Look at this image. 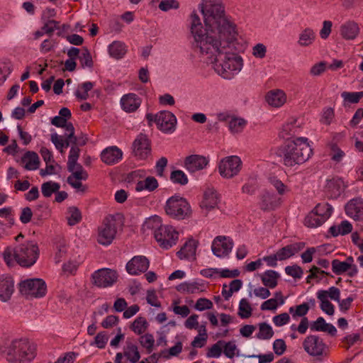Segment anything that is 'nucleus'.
Wrapping results in <instances>:
<instances>
[{
	"mask_svg": "<svg viewBox=\"0 0 363 363\" xmlns=\"http://www.w3.org/2000/svg\"><path fill=\"white\" fill-rule=\"evenodd\" d=\"M204 31L194 38L196 47L199 48L201 53L206 55L213 63L219 59L223 47H226V44L231 45L236 39H230L228 32L223 35L220 30L211 28H205Z\"/></svg>",
	"mask_w": 363,
	"mask_h": 363,
	"instance_id": "1",
	"label": "nucleus"
},
{
	"mask_svg": "<svg viewBox=\"0 0 363 363\" xmlns=\"http://www.w3.org/2000/svg\"><path fill=\"white\" fill-rule=\"evenodd\" d=\"M201 10L204 18L205 28L220 30L223 35L228 32L230 39H236L238 33L235 26L225 18L224 8L221 4L204 0L201 4Z\"/></svg>",
	"mask_w": 363,
	"mask_h": 363,
	"instance_id": "2",
	"label": "nucleus"
},
{
	"mask_svg": "<svg viewBox=\"0 0 363 363\" xmlns=\"http://www.w3.org/2000/svg\"><path fill=\"white\" fill-rule=\"evenodd\" d=\"M0 352L10 363H28L36 356V347L27 340L0 338Z\"/></svg>",
	"mask_w": 363,
	"mask_h": 363,
	"instance_id": "3",
	"label": "nucleus"
},
{
	"mask_svg": "<svg viewBox=\"0 0 363 363\" xmlns=\"http://www.w3.org/2000/svg\"><path fill=\"white\" fill-rule=\"evenodd\" d=\"M3 255L8 266L13 265V257L21 267L29 268L36 263L40 255V250L36 242L26 240L13 248L6 247Z\"/></svg>",
	"mask_w": 363,
	"mask_h": 363,
	"instance_id": "4",
	"label": "nucleus"
},
{
	"mask_svg": "<svg viewBox=\"0 0 363 363\" xmlns=\"http://www.w3.org/2000/svg\"><path fill=\"white\" fill-rule=\"evenodd\" d=\"M306 138H297L288 141L282 150L283 162L285 166L293 167L306 162L313 154Z\"/></svg>",
	"mask_w": 363,
	"mask_h": 363,
	"instance_id": "5",
	"label": "nucleus"
},
{
	"mask_svg": "<svg viewBox=\"0 0 363 363\" xmlns=\"http://www.w3.org/2000/svg\"><path fill=\"white\" fill-rule=\"evenodd\" d=\"M233 44L223 46L219 59L212 64L215 71L224 79H230L234 72H239L242 67V59L232 52Z\"/></svg>",
	"mask_w": 363,
	"mask_h": 363,
	"instance_id": "6",
	"label": "nucleus"
},
{
	"mask_svg": "<svg viewBox=\"0 0 363 363\" xmlns=\"http://www.w3.org/2000/svg\"><path fill=\"white\" fill-rule=\"evenodd\" d=\"M144 226L155 230V238L160 246L164 249L172 247L178 240V232L172 226L162 225V220L159 216H155L148 218Z\"/></svg>",
	"mask_w": 363,
	"mask_h": 363,
	"instance_id": "7",
	"label": "nucleus"
},
{
	"mask_svg": "<svg viewBox=\"0 0 363 363\" xmlns=\"http://www.w3.org/2000/svg\"><path fill=\"white\" fill-rule=\"evenodd\" d=\"M166 213L172 218L184 220L191 215V206L187 200L179 195L167 199L164 207Z\"/></svg>",
	"mask_w": 363,
	"mask_h": 363,
	"instance_id": "8",
	"label": "nucleus"
},
{
	"mask_svg": "<svg viewBox=\"0 0 363 363\" xmlns=\"http://www.w3.org/2000/svg\"><path fill=\"white\" fill-rule=\"evenodd\" d=\"M18 290L26 298H40L46 295L47 285L42 279H27L18 284Z\"/></svg>",
	"mask_w": 363,
	"mask_h": 363,
	"instance_id": "9",
	"label": "nucleus"
},
{
	"mask_svg": "<svg viewBox=\"0 0 363 363\" xmlns=\"http://www.w3.org/2000/svg\"><path fill=\"white\" fill-rule=\"evenodd\" d=\"M146 118L150 126L155 122L157 128L164 133L172 132L175 129L177 119L170 111H162L156 115L147 113Z\"/></svg>",
	"mask_w": 363,
	"mask_h": 363,
	"instance_id": "10",
	"label": "nucleus"
},
{
	"mask_svg": "<svg viewBox=\"0 0 363 363\" xmlns=\"http://www.w3.org/2000/svg\"><path fill=\"white\" fill-rule=\"evenodd\" d=\"M116 219L112 216L104 218L101 226L99 227L98 242L104 245H110L116 237L117 233Z\"/></svg>",
	"mask_w": 363,
	"mask_h": 363,
	"instance_id": "11",
	"label": "nucleus"
},
{
	"mask_svg": "<svg viewBox=\"0 0 363 363\" xmlns=\"http://www.w3.org/2000/svg\"><path fill=\"white\" fill-rule=\"evenodd\" d=\"M118 274L116 271L108 269L102 268L94 272L91 275V282L98 287L111 286L116 282Z\"/></svg>",
	"mask_w": 363,
	"mask_h": 363,
	"instance_id": "12",
	"label": "nucleus"
},
{
	"mask_svg": "<svg viewBox=\"0 0 363 363\" xmlns=\"http://www.w3.org/2000/svg\"><path fill=\"white\" fill-rule=\"evenodd\" d=\"M242 161L238 156H229L223 159L218 166L220 174L225 178L237 175L241 169Z\"/></svg>",
	"mask_w": 363,
	"mask_h": 363,
	"instance_id": "13",
	"label": "nucleus"
},
{
	"mask_svg": "<svg viewBox=\"0 0 363 363\" xmlns=\"http://www.w3.org/2000/svg\"><path fill=\"white\" fill-rule=\"evenodd\" d=\"M234 243L230 237L218 235L212 242L211 250L218 257H226L233 247Z\"/></svg>",
	"mask_w": 363,
	"mask_h": 363,
	"instance_id": "14",
	"label": "nucleus"
},
{
	"mask_svg": "<svg viewBox=\"0 0 363 363\" xmlns=\"http://www.w3.org/2000/svg\"><path fill=\"white\" fill-rule=\"evenodd\" d=\"M304 350L311 356L318 357L324 354L326 345L317 335L306 337L303 342Z\"/></svg>",
	"mask_w": 363,
	"mask_h": 363,
	"instance_id": "15",
	"label": "nucleus"
},
{
	"mask_svg": "<svg viewBox=\"0 0 363 363\" xmlns=\"http://www.w3.org/2000/svg\"><path fill=\"white\" fill-rule=\"evenodd\" d=\"M347 188L344 181L339 177L327 179L324 191L329 199H337Z\"/></svg>",
	"mask_w": 363,
	"mask_h": 363,
	"instance_id": "16",
	"label": "nucleus"
},
{
	"mask_svg": "<svg viewBox=\"0 0 363 363\" xmlns=\"http://www.w3.org/2000/svg\"><path fill=\"white\" fill-rule=\"evenodd\" d=\"M133 152L140 159H145L151 152L150 142L147 135L140 133L134 140Z\"/></svg>",
	"mask_w": 363,
	"mask_h": 363,
	"instance_id": "17",
	"label": "nucleus"
},
{
	"mask_svg": "<svg viewBox=\"0 0 363 363\" xmlns=\"http://www.w3.org/2000/svg\"><path fill=\"white\" fill-rule=\"evenodd\" d=\"M149 260L145 256H135L126 264V271L131 275L145 272L149 267Z\"/></svg>",
	"mask_w": 363,
	"mask_h": 363,
	"instance_id": "18",
	"label": "nucleus"
},
{
	"mask_svg": "<svg viewBox=\"0 0 363 363\" xmlns=\"http://www.w3.org/2000/svg\"><path fill=\"white\" fill-rule=\"evenodd\" d=\"M347 216L356 220L363 219V199H351L345 206Z\"/></svg>",
	"mask_w": 363,
	"mask_h": 363,
	"instance_id": "19",
	"label": "nucleus"
},
{
	"mask_svg": "<svg viewBox=\"0 0 363 363\" xmlns=\"http://www.w3.org/2000/svg\"><path fill=\"white\" fill-rule=\"evenodd\" d=\"M208 163V159L202 155H191L185 158L184 166L190 172L204 169Z\"/></svg>",
	"mask_w": 363,
	"mask_h": 363,
	"instance_id": "20",
	"label": "nucleus"
},
{
	"mask_svg": "<svg viewBox=\"0 0 363 363\" xmlns=\"http://www.w3.org/2000/svg\"><path fill=\"white\" fill-rule=\"evenodd\" d=\"M219 198L216 191L213 188H207L203 193V198L200 203V207L206 211L207 214L208 211L215 208L218 203Z\"/></svg>",
	"mask_w": 363,
	"mask_h": 363,
	"instance_id": "21",
	"label": "nucleus"
},
{
	"mask_svg": "<svg viewBox=\"0 0 363 363\" xmlns=\"http://www.w3.org/2000/svg\"><path fill=\"white\" fill-rule=\"evenodd\" d=\"M123 156L122 151L116 146H111L104 149L101 154V160L108 165H113L118 162Z\"/></svg>",
	"mask_w": 363,
	"mask_h": 363,
	"instance_id": "22",
	"label": "nucleus"
},
{
	"mask_svg": "<svg viewBox=\"0 0 363 363\" xmlns=\"http://www.w3.org/2000/svg\"><path fill=\"white\" fill-rule=\"evenodd\" d=\"M280 200L274 194L266 191L260 196L259 206L264 211H272L280 205Z\"/></svg>",
	"mask_w": 363,
	"mask_h": 363,
	"instance_id": "23",
	"label": "nucleus"
},
{
	"mask_svg": "<svg viewBox=\"0 0 363 363\" xmlns=\"http://www.w3.org/2000/svg\"><path fill=\"white\" fill-rule=\"evenodd\" d=\"M140 104V98L133 93L125 94L121 99L122 109L127 113L135 111Z\"/></svg>",
	"mask_w": 363,
	"mask_h": 363,
	"instance_id": "24",
	"label": "nucleus"
},
{
	"mask_svg": "<svg viewBox=\"0 0 363 363\" xmlns=\"http://www.w3.org/2000/svg\"><path fill=\"white\" fill-rule=\"evenodd\" d=\"M14 291V283L12 277H7L0 281V300L3 302L8 301Z\"/></svg>",
	"mask_w": 363,
	"mask_h": 363,
	"instance_id": "25",
	"label": "nucleus"
},
{
	"mask_svg": "<svg viewBox=\"0 0 363 363\" xmlns=\"http://www.w3.org/2000/svg\"><path fill=\"white\" fill-rule=\"evenodd\" d=\"M196 247V241L194 239H189L177 252V255L180 259L194 258Z\"/></svg>",
	"mask_w": 363,
	"mask_h": 363,
	"instance_id": "26",
	"label": "nucleus"
},
{
	"mask_svg": "<svg viewBox=\"0 0 363 363\" xmlns=\"http://www.w3.org/2000/svg\"><path fill=\"white\" fill-rule=\"evenodd\" d=\"M359 33V28L357 23L348 21L340 27V33L346 40H354Z\"/></svg>",
	"mask_w": 363,
	"mask_h": 363,
	"instance_id": "27",
	"label": "nucleus"
},
{
	"mask_svg": "<svg viewBox=\"0 0 363 363\" xmlns=\"http://www.w3.org/2000/svg\"><path fill=\"white\" fill-rule=\"evenodd\" d=\"M21 162L24 163V168L27 170H35L38 169L40 160L38 154L33 151L26 152L21 159Z\"/></svg>",
	"mask_w": 363,
	"mask_h": 363,
	"instance_id": "28",
	"label": "nucleus"
},
{
	"mask_svg": "<svg viewBox=\"0 0 363 363\" xmlns=\"http://www.w3.org/2000/svg\"><path fill=\"white\" fill-rule=\"evenodd\" d=\"M310 329L312 331H322L328 333L331 336H335L337 333L335 327L325 322V319H316L311 325Z\"/></svg>",
	"mask_w": 363,
	"mask_h": 363,
	"instance_id": "29",
	"label": "nucleus"
},
{
	"mask_svg": "<svg viewBox=\"0 0 363 363\" xmlns=\"http://www.w3.org/2000/svg\"><path fill=\"white\" fill-rule=\"evenodd\" d=\"M267 103L274 107L282 106L286 101V95L283 91H271L266 96Z\"/></svg>",
	"mask_w": 363,
	"mask_h": 363,
	"instance_id": "30",
	"label": "nucleus"
},
{
	"mask_svg": "<svg viewBox=\"0 0 363 363\" xmlns=\"http://www.w3.org/2000/svg\"><path fill=\"white\" fill-rule=\"evenodd\" d=\"M59 115L52 118L51 123L56 127L64 128L67 120L72 117L71 111L69 108L64 107L60 110Z\"/></svg>",
	"mask_w": 363,
	"mask_h": 363,
	"instance_id": "31",
	"label": "nucleus"
},
{
	"mask_svg": "<svg viewBox=\"0 0 363 363\" xmlns=\"http://www.w3.org/2000/svg\"><path fill=\"white\" fill-rule=\"evenodd\" d=\"M126 52L125 45L121 41H114L108 47L110 55L117 60L122 58Z\"/></svg>",
	"mask_w": 363,
	"mask_h": 363,
	"instance_id": "32",
	"label": "nucleus"
},
{
	"mask_svg": "<svg viewBox=\"0 0 363 363\" xmlns=\"http://www.w3.org/2000/svg\"><path fill=\"white\" fill-rule=\"evenodd\" d=\"M315 36V33L313 29L306 28L299 34L298 43L302 47L309 46L314 42Z\"/></svg>",
	"mask_w": 363,
	"mask_h": 363,
	"instance_id": "33",
	"label": "nucleus"
},
{
	"mask_svg": "<svg viewBox=\"0 0 363 363\" xmlns=\"http://www.w3.org/2000/svg\"><path fill=\"white\" fill-rule=\"evenodd\" d=\"M158 186V182L154 177H147L145 180L138 182L135 190L137 191H142L143 190L153 191Z\"/></svg>",
	"mask_w": 363,
	"mask_h": 363,
	"instance_id": "34",
	"label": "nucleus"
},
{
	"mask_svg": "<svg viewBox=\"0 0 363 363\" xmlns=\"http://www.w3.org/2000/svg\"><path fill=\"white\" fill-rule=\"evenodd\" d=\"M279 278V273L274 270H267L261 277L263 284L270 289H274L277 286Z\"/></svg>",
	"mask_w": 363,
	"mask_h": 363,
	"instance_id": "35",
	"label": "nucleus"
},
{
	"mask_svg": "<svg viewBox=\"0 0 363 363\" xmlns=\"http://www.w3.org/2000/svg\"><path fill=\"white\" fill-rule=\"evenodd\" d=\"M318 298L320 301V308L328 315H333L334 313V306L328 300V291H319L318 292Z\"/></svg>",
	"mask_w": 363,
	"mask_h": 363,
	"instance_id": "36",
	"label": "nucleus"
},
{
	"mask_svg": "<svg viewBox=\"0 0 363 363\" xmlns=\"http://www.w3.org/2000/svg\"><path fill=\"white\" fill-rule=\"evenodd\" d=\"M325 222V216L321 218L317 213L311 211L304 219V224L309 228L320 226Z\"/></svg>",
	"mask_w": 363,
	"mask_h": 363,
	"instance_id": "37",
	"label": "nucleus"
},
{
	"mask_svg": "<svg viewBox=\"0 0 363 363\" xmlns=\"http://www.w3.org/2000/svg\"><path fill=\"white\" fill-rule=\"evenodd\" d=\"M201 285L198 282H184L177 286L176 289L181 293L194 294L199 291H203L200 289Z\"/></svg>",
	"mask_w": 363,
	"mask_h": 363,
	"instance_id": "38",
	"label": "nucleus"
},
{
	"mask_svg": "<svg viewBox=\"0 0 363 363\" xmlns=\"http://www.w3.org/2000/svg\"><path fill=\"white\" fill-rule=\"evenodd\" d=\"M127 306V303L124 298H118L113 304V308H111L108 303H104L101 306V311H99L100 315H103V312L108 313L109 310L115 311L117 312H122L125 311Z\"/></svg>",
	"mask_w": 363,
	"mask_h": 363,
	"instance_id": "39",
	"label": "nucleus"
},
{
	"mask_svg": "<svg viewBox=\"0 0 363 363\" xmlns=\"http://www.w3.org/2000/svg\"><path fill=\"white\" fill-rule=\"evenodd\" d=\"M80 150L77 145L71 147L67 161V170L72 172L75 169V164L79 157Z\"/></svg>",
	"mask_w": 363,
	"mask_h": 363,
	"instance_id": "40",
	"label": "nucleus"
},
{
	"mask_svg": "<svg viewBox=\"0 0 363 363\" xmlns=\"http://www.w3.org/2000/svg\"><path fill=\"white\" fill-rule=\"evenodd\" d=\"M123 354L130 362L136 363L140 359V354L138 352V347L134 344H128L124 350Z\"/></svg>",
	"mask_w": 363,
	"mask_h": 363,
	"instance_id": "41",
	"label": "nucleus"
},
{
	"mask_svg": "<svg viewBox=\"0 0 363 363\" xmlns=\"http://www.w3.org/2000/svg\"><path fill=\"white\" fill-rule=\"evenodd\" d=\"M60 188V184L52 181L44 182L41 186V191L43 196L48 198L53 193H56Z\"/></svg>",
	"mask_w": 363,
	"mask_h": 363,
	"instance_id": "42",
	"label": "nucleus"
},
{
	"mask_svg": "<svg viewBox=\"0 0 363 363\" xmlns=\"http://www.w3.org/2000/svg\"><path fill=\"white\" fill-rule=\"evenodd\" d=\"M191 31L194 36V38H196L197 35H200L203 33L204 29L201 23V20L199 16L196 13H192L191 16Z\"/></svg>",
	"mask_w": 363,
	"mask_h": 363,
	"instance_id": "43",
	"label": "nucleus"
},
{
	"mask_svg": "<svg viewBox=\"0 0 363 363\" xmlns=\"http://www.w3.org/2000/svg\"><path fill=\"white\" fill-rule=\"evenodd\" d=\"M245 125L246 121L242 118L232 117L228 121L229 129L233 133H240L242 131Z\"/></svg>",
	"mask_w": 363,
	"mask_h": 363,
	"instance_id": "44",
	"label": "nucleus"
},
{
	"mask_svg": "<svg viewBox=\"0 0 363 363\" xmlns=\"http://www.w3.org/2000/svg\"><path fill=\"white\" fill-rule=\"evenodd\" d=\"M313 211L317 213L321 218L325 216V220L331 216L333 208L329 203H318L313 208Z\"/></svg>",
	"mask_w": 363,
	"mask_h": 363,
	"instance_id": "45",
	"label": "nucleus"
},
{
	"mask_svg": "<svg viewBox=\"0 0 363 363\" xmlns=\"http://www.w3.org/2000/svg\"><path fill=\"white\" fill-rule=\"evenodd\" d=\"M259 332L257 337L262 340L270 339L274 335L272 328L267 323H259Z\"/></svg>",
	"mask_w": 363,
	"mask_h": 363,
	"instance_id": "46",
	"label": "nucleus"
},
{
	"mask_svg": "<svg viewBox=\"0 0 363 363\" xmlns=\"http://www.w3.org/2000/svg\"><path fill=\"white\" fill-rule=\"evenodd\" d=\"M68 212L70 213V216L67 218L69 225H74L81 221L82 214L78 208L71 206L68 208Z\"/></svg>",
	"mask_w": 363,
	"mask_h": 363,
	"instance_id": "47",
	"label": "nucleus"
},
{
	"mask_svg": "<svg viewBox=\"0 0 363 363\" xmlns=\"http://www.w3.org/2000/svg\"><path fill=\"white\" fill-rule=\"evenodd\" d=\"M350 267H351V264H350V263L341 262L338 259H333L332 261V270L337 275H340L347 272Z\"/></svg>",
	"mask_w": 363,
	"mask_h": 363,
	"instance_id": "48",
	"label": "nucleus"
},
{
	"mask_svg": "<svg viewBox=\"0 0 363 363\" xmlns=\"http://www.w3.org/2000/svg\"><path fill=\"white\" fill-rule=\"evenodd\" d=\"M12 72L11 63L9 60H0V82L6 81V77Z\"/></svg>",
	"mask_w": 363,
	"mask_h": 363,
	"instance_id": "49",
	"label": "nucleus"
},
{
	"mask_svg": "<svg viewBox=\"0 0 363 363\" xmlns=\"http://www.w3.org/2000/svg\"><path fill=\"white\" fill-rule=\"evenodd\" d=\"M238 315L240 318H250L252 315V307L246 298L240 301Z\"/></svg>",
	"mask_w": 363,
	"mask_h": 363,
	"instance_id": "50",
	"label": "nucleus"
},
{
	"mask_svg": "<svg viewBox=\"0 0 363 363\" xmlns=\"http://www.w3.org/2000/svg\"><path fill=\"white\" fill-rule=\"evenodd\" d=\"M170 180L174 184L185 185L188 183L186 175L182 170H174L171 172Z\"/></svg>",
	"mask_w": 363,
	"mask_h": 363,
	"instance_id": "51",
	"label": "nucleus"
},
{
	"mask_svg": "<svg viewBox=\"0 0 363 363\" xmlns=\"http://www.w3.org/2000/svg\"><path fill=\"white\" fill-rule=\"evenodd\" d=\"M223 343H225L224 340H219L213 345L210 348H208L206 356L208 357H219L223 352Z\"/></svg>",
	"mask_w": 363,
	"mask_h": 363,
	"instance_id": "52",
	"label": "nucleus"
},
{
	"mask_svg": "<svg viewBox=\"0 0 363 363\" xmlns=\"http://www.w3.org/2000/svg\"><path fill=\"white\" fill-rule=\"evenodd\" d=\"M80 87L83 89V92H81L79 90H77L75 96L79 100H86L89 96L88 92L94 87V84L91 82H86L82 84Z\"/></svg>",
	"mask_w": 363,
	"mask_h": 363,
	"instance_id": "53",
	"label": "nucleus"
},
{
	"mask_svg": "<svg viewBox=\"0 0 363 363\" xmlns=\"http://www.w3.org/2000/svg\"><path fill=\"white\" fill-rule=\"evenodd\" d=\"M342 97L345 101H347L352 104H357L363 97V91L359 92H347L343 91L341 94Z\"/></svg>",
	"mask_w": 363,
	"mask_h": 363,
	"instance_id": "54",
	"label": "nucleus"
},
{
	"mask_svg": "<svg viewBox=\"0 0 363 363\" xmlns=\"http://www.w3.org/2000/svg\"><path fill=\"white\" fill-rule=\"evenodd\" d=\"M295 248L292 247L291 245H288L280 250H279L276 255L279 260H285L294 255Z\"/></svg>",
	"mask_w": 363,
	"mask_h": 363,
	"instance_id": "55",
	"label": "nucleus"
},
{
	"mask_svg": "<svg viewBox=\"0 0 363 363\" xmlns=\"http://www.w3.org/2000/svg\"><path fill=\"white\" fill-rule=\"evenodd\" d=\"M44 21V25L42 27V30L49 35H51L55 29H60V22L55 20H45Z\"/></svg>",
	"mask_w": 363,
	"mask_h": 363,
	"instance_id": "56",
	"label": "nucleus"
},
{
	"mask_svg": "<svg viewBox=\"0 0 363 363\" xmlns=\"http://www.w3.org/2000/svg\"><path fill=\"white\" fill-rule=\"evenodd\" d=\"M309 303H303L299 306H297L296 307V309L294 310V307H291L289 308V312L290 313L292 314V316L293 317H296V316H299V317H301V316H304L305 315H306V313H308V310H309Z\"/></svg>",
	"mask_w": 363,
	"mask_h": 363,
	"instance_id": "57",
	"label": "nucleus"
},
{
	"mask_svg": "<svg viewBox=\"0 0 363 363\" xmlns=\"http://www.w3.org/2000/svg\"><path fill=\"white\" fill-rule=\"evenodd\" d=\"M223 353L229 359H232L235 355L237 346L233 341L225 342L223 345Z\"/></svg>",
	"mask_w": 363,
	"mask_h": 363,
	"instance_id": "58",
	"label": "nucleus"
},
{
	"mask_svg": "<svg viewBox=\"0 0 363 363\" xmlns=\"http://www.w3.org/2000/svg\"><path fill=\"white\" fill-rule=\"evenodd\" d=\"M79 59L82 67H87L91 68L93 67L92 57L86 48L84 49L82 55L79 56Z\"/></svg>",
	"mask_w": 363,
	"mask_h": 363,
	"instance_id": "59",
	"label": "nucleus"
},
{
	"mask_svg": "<svg viewBox=\"0 0 363 363\" xmlns=\"http://www.w3.org/2000/svg\"><path fill=\"white\" fill-rule=\"evenodd\" d=\"M140 342L143 347L147 348L148 353L152 352L155 342L152 335L145 334V335L141 336Z\"/></svg>",
	"mask_w": 363,
	"mask_h": 363,
	"instance_id": "60",
	"label": "nucleus"
},
{
	"mask_svg": "<svg viewBox=\"0 0 363 363\" xmlns=\"http://www.w3.org/2000/svg\"><path fill=\"white\" fill-rule=\"evenodd\" d=\"M285 272L294 279H300L303 274L302 268L296 264L287 266L285 268Z\"/></svg>",
	"mask_w": 363,
	"mask_h": 363,
	"instance_id": "61",
	"label": "nucleus"
},
{
	"mask_svg": "<svg viewBox=\"0 0 363 363\" xmlns=\"http://www.w3.org/2000/svg\"><path fill=\"white\" fill-rule=\"evenodd\" d=\"M269 181L270 184L277 191L279 194L283 195L285 194L287 188L286 186L281 180H279L275 177H271L269 178Z\"/></svg>",
	"mask_w": 363,
	"mask_h": 363,
	"instance_id": "62",
	"label": "nucleus"
},
{
	"mask_svg": "<svg viewBox=\"0 0 363 363\" xmlns=\"http://www.w3.org/2000/svg\"><path fill=\"white\" fill-rule=\"evenodd\" d=\"M213 306V303L211 300L206 298H200L196 301L195 308L198 311H204L210 309Z\"/></svg>",
	"mask_w": 363,
	"mask_h": 363,
	"instance_id": "63",
	"label": "nucleus"
},
{
	"mask_svg": "<svg viewBox=\"0 0 363 363\" xmlns=\"http://www.w3.org/2000/svg\"><path fill=\"white\" fill-rule=\"evenodd\" d=\"M273 350L277 355H281L286 350V345L284 340L277 339L273 343Z\"/></svg>",
	"mask_w": 363,
	"mask_h": 363,
	"instance_id": "64",
	"label": "nucleus"
}]
</instances>
